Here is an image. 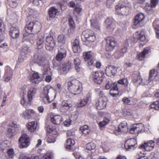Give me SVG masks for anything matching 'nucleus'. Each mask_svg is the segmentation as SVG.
<instances>
[{
	"mask_svg": "<svg viewBox=\"0 0 159 159\" xmlns=\"http://www.w3.org/2000/svg\"><path fill=\"white\" fill-rule=\"evenodd\" d=\"M70 101L69 100L66 101H64L61 103V106L62 107H68L69 108L70 107Z\"/></svg>",
	"mask_w": 159,
	"mask_h": 159,
	"instance_id": "obj_51",
	"label": "nucleus"
},
{
	"mask_svg": "<svg viewBox=\"0 0 159 159\" xmlns=\"http://www.w3.org/2000/svg\"><path fill=\"white\" fill-rule=\"evenodd\" d=\"M41 80L40 76L37 72L34 73L31 77L30 80L31 82L33 83L38 84Z\"/></svg>",
	"mask_w": 159,
	"mask_h": 159,
	"instance_id": "obj_26",
	"label": "nucleus"
},
{
	"mask_svg": "<svg viewBox=\"0 0 159 159\" xmlns=\"http://www.w3.org/2000/svg\"><path fill=\"white\" fill-rule=\"evenodd\" d=\"M158 71L157 70L153 69L150 70L149 72V78L148 80L149 81H151L152 80L151 79V78L153 76L156 77L158 75Z\"/></svg>",
	"mask_w": 159,
	"mask_h": 159,
	"instance_id": "obj_39",
	"label": "nucleus"
},
{
	"mask_svg": "<svg viewBox=\"0 0 159 159\" xmlns=\"http://www.w3.org/2000/svg\"><path fill=\"white\" fill-rule=\"evenodd\" d=\"M126 7V5L124 2L120 3L115 7L116 12L119 14H123V9Z\"/></svg>",
	"mask_w": 159,
	"mask_h": 159,
	"instance_id": "obj_28",
	"label": "nucleus"
},
{
	"mask_svg": "<svg viewBox=\"0 0 159 159\" xmlns=\"http://www.w3.org/2000/svg\"><path fill=\"white\" fill-rule=\"evenodd\" d=\"M35 112L32 109H27L24 111L22 115V116L25 119L31 118Z\"/></svg>",
	"mask_w": 159,
	"mask_h": 159,
	"instance_id": "obj_24",
	"label": "nucleus"
},
{
	"mask_svg": "<svg viewBox=\"0 0 159 159\" xmlns=\"http://www.w3.org/2000/svg\"><path fill=\"white\" fill-rule=\"evenodd\" d=\"M153 25L155 30H156V32L157 34L156 37L159 39V21L158 20H156L153 23Z\"/></svg>",
	"mask_w": 159,
	"mask_h": 159,
	"instance_id": "obj_32",
	"label": "nucleus"
},
{
	"mask_svg": "<svg viewBox=\"0 0 159 159\" xmlns=\"http://www.w3.org/2000/svg\"><path fill=\"white\" fill-rule=\"evenodd\" d=\"M114 2L112 0H107L106 6L108 8H111L113 6Z\"/></svg>",
	"mask_w": 159,
	"mask_h": 159,
	"instance_id": "obj_55",
	"label": "nucleus"
},
{
	"mask_svg": "<svg viewBox=\"0 0 159 159\" xmlns=\"http://www.w3.org/2000/svg\"><path fill=\"white\" fill-rule=\"evenodd\" d=\"M9 34L11 36L13 39L17 38L19 36L20 34V31L18 28V27H11L10 29Z\"/></svg>",
	"mask_w": 159,
	"mask_h": 159,
	"instance_id": "obj_21",
	"label": "nucleus"
},
{
	"mask_svg": "<svg viewBox=\"0 0 159 159\" xmlns=\"http://www.w3.org/2000/svg\"><path fill=\"white\" fill-rule=\"evenodd\" d=\"M56 141V136L52 135H49L47 139V141L48 143H53Z\"/></svg>",
	"mask_w": 159,
	"mask_h": 159,
	"instance_id": "obj_48",
	"label": "nucleus"
},
{
	"mask_svg": "<svg viewBox=\"0 0 159 159\" xmlns=\"http://www.w3.org/2000/svg\"><path fill=\"white\" fill-rule=\"evenodd\" d=\"M46 49L48 50H52L55 45V42L52 36L50 35L46 38Z\"/></svg>",
	"mask_w": 159,
	"mask_h": 159,
	"instance_id": "obj_11",
	"label": "nucleus"
},
{
	"mask_svg": "<svg viewBox=\"0 0 159 159\" xmlns=\"http://www.w3.org/2000/svg\"><path fill=\"white\" fill-rule=\"evenodd\" d=\"M144 125L142 123L134 124L129 130V132L132 134H138L144 130Z\"/></svg>",
	"mask_w": 159,
	"mask_h": 159,
	"instance_id": "obj_9",
	"label": "nucleus"
},
{
	"mask_svg": "<svg viewBox=\"0 0 159 159\" xmlns=\"http://www.w3.org/2000/svg\"><path fill=\"white\" fill-rule=\"evenodd\" d=\"M65 38V37L64 35L63 34L59 35L57 38L58 42L60 43H64Z\"/></svg>",
	"mask_w": 159,
	"mask_h": 159,
	"instance_id": "obj_52",
	"label": "nucleus"
},
{
	"mask_svg": "<svg viewBox=\"0 0 159 159\" xmlns=\"http://www.w3.org/2000/svg\"><path fill=\"white\" fill-rule=\"evenodd\" d=\"M136 143V141L134 139H129L126 141L125 147L127 150L129 151L136 147L137 146Z\"/></svg>",
	"mask_w": 159,
	"mask_h": 159,
	"instance_id": "obj_13",
	"label": "nucleus"
},
{
	"mask_svg": "<svg viewBox=\"0 0 159 159\" xmlns=\"http://www.w3.org/2000/svg\"><path fill=\"white\" fill-rule=\"evenodd\" d=\"M145 18L144 15L142 13L138 14L135 16L134 24L136 25H139L140 26H142L143 25V22Z\"/></svg>",
	"mask_w": 159,
	"mask_h": 159,
	"instance_id": "obj_14",
	"label": "nucleus"
},
{
	"mask_svg": "<svg viewBox=\"0 0 159 159\" xmlns=\"http://www.w3.org/2000/svg\"><path fill=\"white\" fill-rule=\"evenodd\" d=\"M7 154L9 158H11L14 157V150L13 149H10L7 151Z\"/></svg>",
	"mask_w": 159,
	"mask_h": 159,
	"instance_id": "obj_56",
	"label": "nucleus"
},
{
	"mask_svg": "<svg viewBox=\"0 0 159 159\" xmlns=\"http://www.w3.org/2000/svg\"><path fill=\"white\" fill-rule=\"evenodd\" d=\"M28 12L30 15V17L32 16L34 18H35L38 16L37 11H35L33 9L30 8L28 9Z\"/></svg>",
	"mask_w": 159,
	"mask_h": 159,
	"instance_id": "obj_40",
	"label": "nucleus"
},
{
	"mask_svg": "<svg viewBox=\"0 0 159 159\" xmlns=\"http://www.w3.org/2000/svg\"><path fill=\"white\" fill-rule=\"evenodd\" d=\"M44 66V74H48L49 72H50V69L48 66H46L45 64Z\"/></svg>",
	"mask_w": 159,
	"mask_h": 159,
	"instance_id": "obj_60",
	"label": "nucleus"
},
{
	"mask_svg": "<svg viewBox=\"0 0 159 159\" xmlns=\"http://www.w3.org/2000/svg\"><path fill=\"white\" fill-rule=\"evenodd\" d=\"M66 56H63L62 54L58 52L57 54L56 57V59L57 61H61L62 59Z\"/></svg>",
	"mask_w": 159,
	"mask_h": 159,
	"instance_id": "obj_62",
	"label": "nucleus"
},
{
	"mask_svg": "<svg viewBox=\"0 0 159 159\" xmlns=\"http://www.w3.org/2000/svg\"><path fill=\"white\" fill-rule=\"evenodd\" d=\"M118 83L119 84L124 85L125 86H127L129 84L127 79L125 78H123L119 80Z\"/></svg>",
	"mask_w": 159,
	"mask_h": 159,
	"instance_id": "obj_44",
	"label": "nucleus"
},
{
	"mask_svg": "<svg viewBox=\"0 0 159 159\" xmlns=\"http://www.w3.org/2000/svg\"><path fill=\"white\" fill-rule=\"evenodd\" d=\"M142 79L140 75H138L137 78L134 80V82L137 83L138 84H140L142 82Z\"/></svg>",
	"mask_w": 159,
	"mask_h": 159,
	"instance_id": "obj_63",
	"label": "nucleus"
},
{
	"mask_svg": "<svg viewBox=\"0 0 159 159\" xmlns=\"http://www.w3.org/2000/svg\"><path fill=\"white\" fill-rule=\"evenodd\" d=\"M26 58V56L23 53H21L19 56L18 60L17 61V64H19L24 61Z\"/></svg>",
	"mask_w": 159,
	"mask_h": 159,
	"instance_id": "obj_41",
	"label": "nucleus"
},
{
	"mask_svg": "<svg viewBox=\"0 0 159 159\" xmlns=\"http://www.w3.org/2000/svg\"><path fill=\"white\" fill-rule=\"evenodd\" d=\"M96 148V145L94 143L91 142L89 143H87L86 145V149L88 150L89 151H92L93 150V152H95V149Z\"/></svg>",
	"mask_w": 159,
	"mask_h": 159,
	"instance_id": "obj_38",
	"label": "nucleus"
},
{
	"mask_svg": "<svg viewBox=\"0 0 159 159\" xmlns=\"http://www.w3.org/2000/svg\"><path fill=\"white\" fill-rule=\"evenodd\" d=\"M58 53L62 54L63 56H66V51L63 46H61L58 48Z\"/></svg>",
	"mask_w": 159,
	"mask_h": 159,
	"instance_id": "obj_49",
	"label": "nucleus"
},
{
	"mask_svg": "<svg viewBox=\"0 0 159 159\" xmlns=\"http://www.w3.org/2000/svg\"><path fill=\"white\" fill-rule=\"evenodd\" d=\"M80 129L83 134L84 136L88 134L90 131L88 126L87 125H84L80 128Z\"/></svg>",
	"mask_w": 159,
	"mask_h": 159,
	"instance_id": "obj_37",
	"label": "nucleus"
},
{
	"mask_svg": "<svg viewBox=\"0 0 159 159\" xmlns=\"http://www.w3.org/2000/svg\"><path fill=\"white\" fill-rule=\"evenodd\" d=\"M117 69L118 68H116V67L114 66H108L106 67L105 70L106 74L109 76H114L117 73Z\"/></svg>",
	"mask_w": 159,
	"mask_h": 159,
	"instance_id": "obj_16",
	"label": "nucleus"
},
{
	"mask_svg": "<svg viewBox=\"0 0 159 159\" xmlns=\"http://www.w3.org/2000/svg\"><path fill=\"white\" fill-rule=\"evenodd\" d=\"M152 108L156 110H159V101H157L150 105Z\"/></svg>",
	"mask_w": 159,
	"mask_h": 159,
	"instance_id": "obj_45",
	"label": "nucleus"
},
{
	"mask_svg": "<svg viewBox=\"0 0 159 159\" xmlns=\"http://www.w3.org/2000/svg\"><path fill=\"white\" fill-rule=\"evenodd\" d=\"M91 25L93 28L96 29L98 30H99L100 27L99 24L98 22L94 20H91Z\"/></svg>",
	"mask_w": 159,
	"mask_h": 159,
	"instance_id": "obj_46",
	"label": "nucleus"
},
{
	"mask_svg": "<svg viewBox=\"0 0 159 159\" xmlns=\"http://www.w3.org/2000/svg\"><path fill=\"white\" fill-rule=\"evenodd\" d=\"M118 88L117 86V84L116 83H113L112 86L111 88L110 91V93L111 95L113 97H115L117 94L116 93H114L113 92V91H118Z\"/></svg>",
	"mask_w": 159,
	"mask_h": 159,
	"instance_id": "obj_33",
	"label": "nucleus"
},
{
	"mask_svg": "<svg viewBox=\"0 0 159 159\" xmlns=\"http://www.w3.org/2000/svg\"><path fill=\"white\" fill-rule=\"evenodd\" d=\"M104 73L101 71L93 72L92 74L93 81L97 84L101 83L104 79Z\"/></svg>",
	"mask_w": 159,
	"mask_h": 159,
	"instance_id": "obj_8",
	"label": "nucleus"
},
{
	"mask_svg": "<svg viewBox=\"0 0 159 159\" xmlns=\"http://www.w3.org/2000/svg\"><path fill=\"white\" fill-rule=\"evenodd\" d=\"M37 124L35 121L29 122L27 125V128L28 130L31 132H33L35 130Z\"/></svg>",
	"mask_w": 159,
	"mask_h": 159,
	"instance_id": "obj_30",
	"label": "nucleus"
},
{
	"mask_svg": "<svg viewBox=\"0 0 159 159\" xmlns=\"http://www.w3.org/2000/svg\"><path fill=\"white\" fill-rule=\"evenodd\" d=\"M69 25L70 27V28L72 30H74L75 27V25L74 21L71 18H70L69 19Z\"/></svg>",
	"mask_w": 159,
	"mask_h": 159,
	"instance_id": "obj_54",
	"label": "nucleus"
},
{
	"mask_svg": "<svg viewBox=\"0 0 159 159\" xmlns=\"http://www.w3.org/2000/svg\"><path fill=\"white\" fill-rule=\"evenodd\" d=\"M50 88L48 87H45L44 88L43 95L44 96H48V94L50 92Z\"/></svg>",
	"mask_w": 159,
	"mask_h": 159,
	"instance_id": "obj_59",
	"label": "nucleus"
},
{
	"mask_svg": "<svg viewBox=\"0 0 159 159\" xmlns=\"http://www.w3.org/2000/svg\"><path fill=\"white\" fill-rule=\"evenodd\" d=\"M158 2V0H151L150 4H147L145 9L147 11L151 10V8L155 7Z\"/></svg>",
	"mask_w": 159,
	"mask_h": 159,
	"instance_id": "obj_29",
	"label": "nucleus"
},
{
	"mask_svg": "<svg viewBox=\"0 0 159 159\" xmlns=\"http://www.w3.org/2000/svg\"><path fill=\"white\" fill-rule=\"evenodd\" d=\"M89 100L88 97H86L83 99H81L78 104V106L79 107H82L85 105L87 103Z\"/></svg>",
	"mask_w": 159,
	"mask_h": 159,
	"instance_id": "obj_35",
	"label": "nucleus"
},
{
	"mask_svg": "<svg viewBox=\"0 0 159 159\" xmlns=\"http://www.w3.org/2000/svg\"><path fill=\"white\" fill-rule=\"evenodd\" d=\"M83 57L89 66L93 65L95 59L91 51L84 53Z\"/></svg>",
	"mask_w": 159,
	"mask_h": 159,
	"instance_id": "obj_12",
	"label": "nucleus"
},
{
	"mask_svg": "<svg viewBox=\"0 0 159 159\" xmlns=\"http://www.w3.org/2000/svg\"><path fill=\"white\" fill-rule=\"evenodd\" d=\"M127 123H122L118 127V131L121 133L125 132L128 131V128L126 125Z\"/></svg>",
	"mask_w": 159,
	"mask_h": 159,
	"instance_id": "obj_31",
	"label": "nucleus"
},
{
	"mask_svg": "<svg viewBox=\"0 0 159 159\" xmlns=\"http://www.w3.org/2000/svg\"><path fill=\"white\" fill-rule=\"evenodd\" d=\"M8 4L12 8H15L17 5V0H8Z\"/></svg>",
	"mask_w": 159,
	"mask_h": 159,
	"instance_id": "obj_42",
	"label": "nucleus"
},
{
	"mask_svg": "<svg viewBox=\"0 0 159 159\" xmlns=\"http://www.w3.org/2000/svg\"><path fill=\"white\" fill-rule=\"evenodd\" d=\"M107 44L106 49L107 51L113 50L116 45L115 38L112 37H108L106 39Z\"/></svg>",
	"mask_w": 159,
	"mask_h": 159,
	"instance_id": "obj_10",
	"label": "nucleus"
},
{
	"mask_svg": "<svg viewBox=\"0 0 159 159\" xmlns=\"http://www.w3.org/2000/svg\"><path fill=\"white\" fill-rule=\"evenodd\" d=\"M113 83L112 81L110 79H108L107 80L106 84L105 86L106 89H110L112 86Z\"/></svg>",
	"mask_w": 159,
	"mask_h": 159,
	"instance_id": "obj_50",
	"label": "nucleus"
},
{
	"mask_svg": "<svg viewBox=\"0 0 159 159\" xmlns=\"http://www.w3.org/2000/svg\"><path fill=\"white\" fill-rule=\"evenodd\" d=\"M40 28V23L39 21H32L26 25L25 30L27 33L33 34L39 32Z\"/></svg>",
	"mask_w": 159,
	"mask_h": 159,
	"instance_id": "obj_3",
	"label": "nucleus"
},
{
	"mask_svg": "<svg viewBox=\"0 0 159 159\" xmlns=\"http://www.w3.org/2000/svg\"><path fill=\"white\" fill-rule=\"evenodd\" d=\"M31 62L36 63L40 66H44L46 64V62L48 64L47 61L45 60V58L39 53L35 54L34 55Z\"/></svg>",
	"mask_w": 159,
	"mask_h": 159,
	"instance_id": "obj_5",
	"label": "nucleus"
},
{
	"mask_svg": "<svg viewBox=\"0 0 159 159\" xmlns=\"http://www.w3.org/2000/svg\"><path fill=\"white\" fill-rule=\"evenodd\" d=\"M107 100V98L106 97H104V99L100 98L95 104L97 109L101 110L104 108L106 106Z\"/></svg>",
	"mask_w": 159,
	"mask_h": 159,
	"instance_id": "obj_19",
	"label": "nucleus"
},
{
	"mask_svg": "<svg viewBox=\"0 0 159 159\" xmlns=\"http://www.w3.org/2000/svg\"><path fill=\"white\" fill-rule=\"evenodd\" d=\"M18 141L20 144L19 147L20 148L28 147L30 143L29 137L25 134H23L19 138Z\"/></svg>",
	"mask_w": 159,
	"mask_h": 159,
	"instance_id": "obj_7",
	"label": "nucleus"
},
{
	"mask_svg": "<svg viewBox=\"0 0 159 159\" xmlns=\"http://www.w3.org/2000/svg\"><path fill=\"white\" fill-rule=\"evenodd\" d=\"M36 44L38 49H41L44 46V36L43 34H40L37 35Z\"/></svg>",
	"mask_w": 159,
	"mask_h": 159,
	"instance_id": "obj_17",
	"label": "nucleus"
},
{
	"mask_svg": "<svg viewBox=\"0 0 159 159\" xmlns=\"http://www.w3.org/2000/svg\"><path fill=\"white\" fill-rule=\"evenodd\" d=\"M18 130L17 125L13 123L11 125L8 126L7 131L10 134L13 135L14 133Z\"/></svg>",
	"mask_w": 159,
	"mask_h": 159,
	"instance_id": "obj_27",
	"label": "nucleus"
},
{
	"mask_svg": "<svg viewBox=\"0 0 159 159\" xmlns=\"http://www.w3.org/2000/svg\"><path fill=\"white\" fill-rule=\"evenodd\" d=\"M151 48L150 47L145 48L143 51L138 55V58L140 61L142 60L145 57L146 55L151 52Z\"/></svg>",
	"mask_w": 159,
	"mask_h": 159,
	"instance_id": "obj_25",
	"label": "nucleus"
},
{
	"mask_svg": "<svg viewBox=\"0 0 159 159\" xmlns=\"http://www.w3.org/2000/svg\"><path fill=\"white\" fill-rule=\"evenodd\" d=\"M105 22L106 28L108 30H113L115 28V23L113 22L112 19L108 18L106 20Z\"/></svg>",
	"mask_w": 159,
	"mask_h": 159,
	"instance_id": "obj_23",
	"label": "nucleus"
},
{
	"mask_svg": "<svg viewBox=\"0 0 159 159\" xmlns=\"http://www.w3.org/2000/svg\"><path fill=\"white\" fill-rule=\"evenodd\" d=\"M68 89L70 92L74 95L79 94L82 88L81 84L78 80H72L68 83Z\"/></svg>",
	"mask_w": 159,
	"mask_h": 159,
	"instance_id": "obj_2",
	"label": "nucleus"
},
{
	"mask_svg": "<svg viewBox=\"0 0 159 159\" xmlns=\"http://www.w3.org/2000/svg\"><path fill=\"white\" fill-rule=\"evenodd\" d=\"M71 66V63L69 61L67 63L63 64L62 68L59 70V72L61 74H65L69 70Z\"/></svg>",
	"mask_w": 159,
	"mask_h": 159,
	"instance_id": "obj_18",
	"label": "nucleus"
},
{
	"mask_svg": "<svg viewBox=\"0 0 159 159\" xmlns=\"http://www.w3.org/2000/svg\"><path fill=\"white\" fill-rule=\"evenodd\" d=\"M5 30L3 21L0 19V35L3 34V32Z\"/></svg>",
	"mask_w": 159,
	"mask_h": 159,
	"instance_id": "obj_57",
	"label": "nucleus"
},
{
	"mask_svg": "<svg viewBox=\"0 0 159 159\" xmlns=\"http://www.w3.org/2000/svg\"><path fill=\"white\" fill-rule=\"evenodd\" d=\"M25 88L23 90V94L20 101L21 103L23 105L25 103L30 104L33 97L36 93V89L34 87H31L28 90L27 94L26 95Z\"/></svg>",
	"mask_w": 159,
	"mask_h": 159,
	"instance_id": "obj_1",
	"label": "nucleus"
},
{
	"mask_svg": "<svg viewBox=\"0 0 159 159\" xmlns=\"http://www.w3.org/2000/svg\"><path fill=\"white\" fill-rule=\"evenodd\" d=\"M82 37L85 39V41L89 42H93L95 39L94 32L90 30H86L83 31ZM82 39H83V38H82Z\"/></svg>",
	"mask_w": 159,
	"mask_h": 159,
	"instance_id": "obj_6",
	"label": "nucleus"
},
{
	"mask_svg": "<svg viewBox=\"0 0 159 159\" xmlns=\"http://www.w3.org/2000/svg\"><path fill=\"white\" fill-rule=\"evenodd\" d=\"M61 117L58 116H55L51 119V122L56 125L59 124L61 121Z\"/></svg>",
	"mask_w": 159,
	"mask_h": 159,
	"instance_id": "obj_36",
	"label": "nucleus"
},
{
	"mask_svg": "<svg viewBox=\"0 0 159 159\" xmlns=\"http://www.w3.org/2000/svg\"><path fill=\"white\" fill-rule=\"evenodd\" d=\"M75 143V141L72 140L71 138H69L66 140L65 147L66 149H70L71 148V146Z\"/></svg>",
	"mask_w": 159,
	"mask_h": 159,
	"instance_id": "obj_34",
	"label": "nucleus"
},
{
	"mask_svg": "<svg viewBox=\"0 0 159 159\" xmlns=\"http://www.w3.org/2000/svg\"><path fill=\"white\" fill-rule=\"evenodd\" d=\"M154 145V142L152 140H150L147 143H144V144L141 145L139 147L144 149L146 151H150L153 149Z\"/></svg>",
	"mask_w": 159,
	"mask_h": 159,
	"instance_id": "obj_15",
	"label": "nucleus"
},
{
	"mask_svg": "<svg viewBox=\"0 0 159 159\" xmlns=\"http://www.w3.org/2000/svg\"><path fill=\"white\" fill-rule=\"evenodd\" d=\"M40 28V23L39 21H32L26 25L25 30L27 33L33 34L39 32Z\"/></svg>",
	"mask_w": 159,
	"mask_h": 159,
	"instance_id": "obj_4",
	"label": "nucleus"
},
{
	"mask_svg": "<svg viewBox=\"0 0 159 159\" xmlns=\"http://www.w3.org/2000/svg\"><path fill=\"white\" fill-rule=\"evenodd\" d=\"M30 50L29 48L27 47H25L22 50L21 52L25 54L26 55L30 52Z\"/></svg>",
	"mask_w": 159,
	"mask_h": 159,
	"instance_id": "obj_58",
	"label": "nucleus"
},
{
	"mask_svg": "<svg viewBox=\"0 0 159 159\" xmlns=\"http://www.w3.org/2000/svg\"><path fill=\"white\" fill-rule=\"evenodd\" d=\"M137 38L138 40H139L141 41H143L145 40V37L144 35L142 34L141 33H140V34H138L137 36Z\"/></svg>",
	"mask_w": 159,
	"mask_h": 159,
	"instance_id": "obj_61",
	"label": "nucleus"
},
{
	"mask_svg": "<svg viewBox=\"0 0 159 159\" xmlns=\"http://www.w3.org/2000/svg\"><path fill=\"white\" fill-rule=\"evenodd\" d=\"M53 157V154L51 153H47L44 155L41 159H52Z\"/></svg>",
	"mask_w": 159,
	"mask_h": 159,
	"instance_id": "obj_53",
	"label": "nucleus"
},
{
	"mask_svg": "<svg viewBox=\"0 0 159 159\" xmlns=\"http://www.w3.org/2000/svg\"><path fill=\"white\" fill-rule=\"evenodd\" d=\"M19 159H39V158L37 156H28L22 155L20 156Z\"/></svg>",
	"mask_w": 159,
	"mask_h": 159,
	"instance_id": "obj_47",
	"label": "nucleus"
},
{
	"mask_svg": "<svg viewBox=\"0 0 159 159\" xmlns=\"http://www.w3.org/2000/svg\"><path fill=\"white\" fill-rule=\"evenodd\" d=\"M122 101L125 104H129L130 102V100L128 98L125 97L122 99Z\"/></svg>",
	"mask_w": 159,
	"mask_h": 159,
	"instance_id": "obj_64",
	"label": "nucleus"
},
{
	"mask_svg": "<svg viewBox=\"0 0 159 159\" xmlns=\"http://www.w3.org/2000/svg\"><path fill=\"white\" fill-rule=\"evenodd\" d=\"M60 11L58 8L55 7H50L48 11V14L49 17L51 19L54 18L56 15H58Z\"/></svg>",
	"mask_w": 159,
	"mask_h": 159,
	"instance_id": "obj_20",
	"label": "nucleus"
},
{
	"mask_svg": "<svg viewBox=\"0 0 159 159\" xmlns=\"http://www.w3.org/2000/svg\"><path fill=\"white\" fill-rule=\"evenodd\" d=\"M79 39V37H76L75 39L72 43L73 50L75 53L79 52L80 51Z\"/></svg>",
	"mask_w": 159,
	"mask_h": 159,
	"instance_id": "obj_22",
	"label": "nucleus"
},
{
	"mask_svg": "<svg viewBox=\"0 0 159 159\" xmlns=\"http://www.w3.org/2000/svg\"><path fill=\"white\" fill-rule=\"evenodd\" d=\"M4 75L12 76V70L8 66H7L5 67Z\"/></svg>",
	"mask_w": 159,
	"mask_h": 159,
	"instance_id": "obj_43",
	"label": "nucleus"
}]
</instances>
